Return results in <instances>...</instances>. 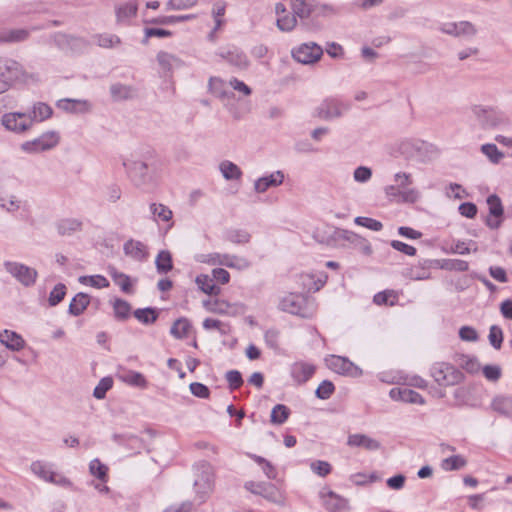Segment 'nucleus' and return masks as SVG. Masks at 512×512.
I'll return each instance as SVG.
<instances>
[{
  "mask_svg": "<svg viewBox=\"0 0 512 512\" xmlns=\"http://www.w3.org/2000/svg\"><path fill=\"white\" fill-rule=\"evenodd\" d=\"M28 73L16 60L0 57V84L5 85V91L16 82H27Z\"/></svg>",
  "mask_w": 512,
  "mask_h": 512,
  "instance_id": "obj_6",
  "label": "nucleus"
},
{
  "mask_svg": "<svg viewBox=\"0 0 512 512\" xmlns=\"http://www.w3.org/2000/svg\"><path fill=\"white\" fill-rule=\"evenodd\" d=\"M348 110V105L337 99H327L317 108V116L325 121L341 117Z\"/></svg>",
  "mask_w": 512,
  "mask_h": 512,
  "instance_id": "obj_18",
  "label": "nucleus"
},
{
  "mask_svg": "<svg viewBox=\"0 0 512 512\" xmlns=\"http://www.w3.org/2000/svg\"><path fill=\"white\" fill-rule=\"evenodd\" d=\"M302 284L308 290L318 291L327 281L325 272L305 273L301 275Z\"/></svg>",
  "mask_w": 512,
  "mask_h": 512,
  "instance_id": "obj_32",
  "label": "nucleus"
},
{
  "mask_svg": "<svg viewBox=\"0 0 512 512\" xmlns=\"http://www.w3.org/2000/svg\"><path fill=\"white\" fill-rule=\"evenodd\" d=\"M489 206V216L486 218V225L491 229H497L502 223L503 206L497 195H490L487 198Z\"/></svg>",
  "mask_w": 512,
  "mask_h": 512,
  "instance_id": "obj_21",
  "label": "nucleus"
},
{
  "mask_svg": "<svg viewBox=\"0 0 512 512\" xmlns=\"http://www.w3.org/2000/svg\"><path fill=\"white\" fill-rule=\"evenodd\" d=\"M90 473L100 479L102 482L107 480L108 468L106 465L100 462L99 459H93L89 464Z\"/></svg>",
  "mask_w": 512,
  "mask_h": 512,
  "instance_id": "obj_54",
  "label": "nucleus"
},
{
  "mask_svg": "<svg viewBox=\"0 0 512 512\" xmlns=\"http://www.w3.org/2000/svg\"><path fill=\"white\" fill-rule=\"evenodd\" d=\"M110 93L116 101L127 100L136 96V90L132 86L121 83L112 84Z\"/></svg>",
  "mask_w": 512,
  "mask_h": 512,
  "instance_id": "obj_40",
  "label": "nucleus"
},
{
  "mask_svg": "<svg viewBox=\"0 0 512 512\" xmlns=\"http://www.w3.org/2000/svg\"><path fill=\"white\" fill-rule=\"evenodd\" d=\"M125 255L137 261H143L148 257V250L145 244L136 240H129L123 247Z\"/></svg>",
  "mask_w": 512,
  "mask_h": 512,
  "instance_id": "obj_29",
  "label": "nucleus"
},
{
  "mask_svg": "<svg viewBox=\"0 0 512 512\" xmlns=\"http://www.w3.org/2000/svg\"><path fill=\"white\" fill-rule=\"evenodd\" d=\"M354 222L372 231H380L383 228V224L380 221L369 217L358 216Z\"/></svg>",
  "mask_w": 512,
  "mask_h": 512,
  "instance_id": "obj_62",
  "label": "nucleus"
},
{
  "mask_svg": "<svg viewBox=\"0 0 512 512\" xmlns=\"http://www.w3.org/2000/svg\"><path fill=\"white\" fill-rule=\"evenodd\" d=\"M149 208L155 221L168 223L169 228L172 226L173 213L169 207L161 203H151Z\"/></svg>",
  "mask_w": 512,
  "mask_h": 512,
  "instance_id": "obj_38",
  "label": "nucleus"
},
{
  "mask_svg": "<svg viewBox=\"0 0 512 512\" xmlns=\"http://www.w3.org/2000/svg\"><path fill=\"white\" fill-rule=\"evenodd\" d=\"M108 273L112 277L115 284L118 285L123 292L132 293V281L128 275L119 272L113 266L108 267Z\"/></svg>",
  "mask_w": 512,
  "mask_h": 512,
  "instance_id": "obj_41",
  "label": "nucleus"
},
{
  "mask_svg": "<svg viewBox=\"0 0 512 512\" xmlns=\"http://www.w3.org/2000/svg\"><path fill=\"white\" fill-rule=\"evenodd\" d=\"M398 149L406 158H417L424 161L433 147L418 139H404L398 144Z\"/></svg>",
  "mask_w": 512,
  "mask_h": 512,
  "instance_id": "obj_16",
  "label": "nucleus"
},
{
  "mask_svg": "<svg viewBox=\"0 0 512 512\" xmlns=\"http://www.w3.org/2000/svg\"><path fill=\"white\" fill-rule=\"evenodd\" d=\"M119 379L130 386L146 389L148 387V381L145 376L134 370H127L121 375H119Z\"/></svg>",
  "mask_w": 512,
  "mask_h": 512,
  "instance_id": "obj_35",
  "label": "nucleus"
},
{
  "mask_svg": "<svg viewBox=\"0 0 512 512\" xmlns=\"http://www.w3.org/2000/svg\"><path fill=\"white\" fill-rule=\"evenodd\" d=\"M292 10L295 16L307 18L311 13V5L306 0H292Z\"/></svg>",
  "mask_w": 512,
  "mask_h": 512,
  "instance_id": "obj_55",
  "label": "nucleus"
},
{
  "mask_svg": "<svg viewBox=\"0 0 512 512\" xmlns=\"http://www.w3.org/2000/svg\"><path fill=\"white\" fill-rule=\"evenodd\" d=\"M32 474L43 482L55 486L75 490L73 482L61 472L54 469V464L44 460H35L30 465Z\"/></svg>",
  "mask_w": 512,
  "mask_h": 512,
  "instance_id": "obj_2",
  "label": "nucleus"
},
{
  "mask_svg": "<svg viewBox=\"0 0 512 512\" xmlns=\"http://www.w3.org/2000/svg\"><path fill=\"white\" fill-rule=\"evenodd\" d=\"M52 114V108L44 102L34 103L30 112L27 113L28 117L32 120V126L34 123H40L49 119Z\"/></svg>",
  "mask_w": 512,
  "mask_h": 512,
  "instance_id": "obj_30",
  "label": "nucleus"
},
{
  "mask_svg": "<svg viewBox=\"0 0 512 512\" xmlns=\"http://www.w3.org/2000/svg\"><path fill=\"white\" fill-rule=\"evenodd\" d=\"M202 304L206 311L220 315L237 316L245 310L242 303H230L224 299L204 300Z\"/></svg>",
  "mask_w": 512,
  "mask_h": 512,
  "instance_id": "obj_17",
  "label": "nucleus"
},
{
  "mask_svg": "<svg viewBox=\"0 0 512 512\" xmlns=\"http://www.w3.org/2000/svg\"><path fill=\"white\" fill-rule=\"evenodd\" d=\"M96 43L103 48H112L120 44V39L114 34H99L95 37Z\"/></svg>",
  "mask_w": 512,
  "mask_h": 512,
  "instance_id": "obj_60",
  "label": "nucleus"
},
{
  "mask_svg": "<svg viewBox=\"0 0 512 512\" xmlns=\"http://www.w3.org/2000/svg\"><path fill=\"white\" fill-rule=\"evenodd\" d=\"M275 12L277 14V27L281 31L288 32L296 26L297 21L295 15L290 16L282 3L276 4Z\"/></svg>",
  "mask_w": 512,
  "mask_h": 512,
  "instance_id": "obj_28",
  "label": "nucleus"
},
{
  "mask_svg": "<svg viewBox=\"0 0 512 512\" xmlns=\"http://www.w3.org/2000/svg\"><path fill=\"white\" fill-rule=\"evenodd\" d=\"M138 5L135 1H129L116 7V17L118 22H125L137 13Z\"/></svg>",
  "mask_w": 512,
  "mask_h": 512,
  "instance_id": "obj_44",
  "label": "nucleus"
},
{
  "mask_svg": "<svg viewBox=\"0 0 512 512\" xmlns=\"http://www.w3.org/2000/svg\"><path fill=\"white\" fill-rule=\"evenodd\" d=\"M290 415V410L283 404H277L271 411L270 421L273 424L281 425L286 422Z\"/></svg>",
  "mask_w": 512,
  "mask_h": 512,
  "instance_id": "obj_50",
  "label": "nucleus"
},
{
  "mask_svg": "<svg viewBox=\"0 0 512 512\" xmlns=\"http://www.w3.org/2000/svg\"><path fill=\"white\" fill-rule=\"evenodd\" d=\"M2 126L17 135L26 134L31 130L32 120L24 112H7L1 117Z\"/></svg>",
  "mask_w": 512,
  "mask_h": 512,
  "instance_id": "obj_11",
  "label": "nucleus"
},
{
  "mask_svg": "<svg viewBox=\"0 0 512 512\" xmlns=\"http://www.w3.org/2000/svg\"><path fill=\"white\" fill-rule=\"evenodd\" d=\"M484 377L491 382H496L502 376V369L499 365H485L482 368Z\"/></svg>",
  "mask_w": 512,
  "mask_h": 512,
  "instance_id": "obj_64",
  "label": "nucleus"
},
{
  "mask_svg": "<svg viewBox=\"0 0 512 512\" xmlns=\"http://www.w3.org/2000/svg\"><path fill=\"white\" fill-rule=\"evenodd\" d=\"M325 363L329 369L340 375L357 378L363 374L362 369L346 357L330 355L325 358Z\"/></svg>",
  "mask_w": 512,
  "mask_h": 512,
  "instance_id": "obj_14",
  "label": "nucleus"
},
{
  "mask_svg": "<svg viewBox=\"0 0 512 512\" xmlns=\"http://www.w3.org/2000/svg\"><path fill=\"white\" fill-rule=\"evenodd\" d=\"M347 445L350 447L363 448L367 451H377L381 448V443L377 439L361 433L349 435Z\"/></svg>",
  "mask_w": 512,
  "mask_h": 512,
  "instance_id": "obj_23",
  "label": "nucleus"
},
{
  "mask_svg": "<svg viewBox=\"0 0 512 512\" xmlns=\"http://www.w3.org/2000/svg\"><path fill=\"white\" fill-rule=\"evenodd\" d=\"M394 184L384 188L388 199L403 203H416L421 198L418 189L410 187L413 183L412 175L406 172H397L393 176Z\"/></svg>",
  "mask_w": 512,
  "mask_h": 512,
  "instance_id": "obj_1",
  "label": "nucleus"
},
{
  "mask_svg": "<svg viewBox=\"0 0 512 512\" xmlns=\"http://www.w3.org/2000/svg\"><path fill=\"white\" fill-rule=\"evenodd\" d=\"M441 268L450 271L465 272L469 269V264L467 261L461 259H448L444 260Z\"/></svg>",
  "mask_w": 512,
  "mask_h": 512,
  "instance_id": "obj_59",
  "label": "nucleus"
},
{
  "mask_svg": "<svg viewBox=\"0 0 512 512\" xmlns=\"http://www.w3.org/2000/svg\"><path fill=\"white\" fill-rule=\"evenodd\" d=\"M196 261L211 266H226L239 271L246 270L250 267V262L246 258L228 253L212 252L199 254L196 256Z\"/></svg>",
  "mask_w": 512,
  "mask_h": 512,
  "instance_id": "obj_4",
  "label": "nucleus"
},
{
  "mask_svg": "<svg viewBox=\"0 0 512 512\" xmlns=\"http://www.w3.org/2000/svg\"><path fill=\"white\" fill-rule=\"evenodd\" d=\"M0 342L12 351H20L25 346V341L22 336L8 329L0 332Z\"/></svg>",
  "mask_w": 512,
  "mask_h": 512,
  "instance_id": "obj_25",
  "label": "nucleus"
},
{
  "mask_svg": "<svg viewBox=\"0 0 512 512\" xmlns=\"http://www.w3.org/2000/svg\"><path fill=\"white\" fill-rule=\"evenodd\" d=\"M210 92L221 100L230 99L232 96L230 80L224 81L218 77H212L209 80Z\"/></svg>",
  "mask_w": 512,
  "mask_h": 512,
  "instance_id": "obj_26",
  "label": "nucleus"
},
{
  "mask_svg": "<svg viewBox=\"0 0 512 512\" xmlns=\"http://www.w3.org/2000/svg\"><path fill=\"white\" fill-rule=\"evenodd\" d=\"M58 234L70 236L82 229V222L76 218L61 219L56 223Z\"/></svg>",
  "mask_w": 512,
  "mask_h": 512,
  "instance_id": "obj_36",
  "label": "nucleus"
},
{
  "mask_svg": "<svg viewBox=\"0 0 512 512\" xmlns=\"http://www.w3.org/2000/svg\"><path fill=\"white\" fill-rule=\"evenodd\" d=\"M66 295V286L62 283L55 285L49 294L48 302L51 307L58 305Z\"/></svg>",
  "mask_w": 512,
  "mask_h": 512,
  "instance_id": "obj_56",
  "label": "nucleus"
},
{
  "mask_svg": "<svg viewBox=\"0 0 512 512\" xmlns=\"http://www.w3.org/2000/svg\"><path fill=\"white\" fill-rule=\"evenodd\" d=\"M478 250V246L476 242L469 240L468 242L457 240L451 249V252L459 255L469 254L471 251L476 252Z\"/></svg>",
  "mask_w": 512,
  "mask_h": 512,
  "instance_id": "obj_52",
  "label": "nucleus"
},
{
  "mask_svg": "<svg viewBox=\"0 0 512 512\" xmlns=\"http://www.w3.org/2000/svg\"><path fill=\"white\" fill-rule=\"evenodd\" d=\"M319 499L327 512H347L350 510L349 500L327 487L319 491Z\"/></svg>",
  "mask_w": 512,
  "mask_h": 512,
  "instance_id": "obj_15",
  "label": "nucleus"
},
{
  "mask_svg": "<svg viewBox=\"0 0 512 512\" xmlns=\"http://www.w3.org/2000/svg\"><path fill=\"white\" fill-rule=\"evenodd\" d=\"M219 172L227 181H238L242 178L241 168L230 160H223L218 165Z\"/></svg>",
  "mask_w": 512,
  "mask_h": 512,
  "instance_id": "obj_31",
  "label": "nucleus"
},
{
  "mask_svg": "<svg viewBox=\"0 0 512 512\" xmlns=\"http://www.w3.org/2000/svg\"><path fill=\"white\" fill-rule=\"evenodd\" d=\"M225 10H226V5L224 3H217L214 5V7L212 9V17L214 18V21H215V27L213 29V32L220 29L222 27V25L224 24L223 17L225 14Z\"/></svg>",
  "mask_w": 512,
  "mask_h": 512,
  "instance_id": "obj_63",
  "label": "nucleus"
},
{
  "mask_svg": "<svg viewBox=\"0 0 512 512\" xmlns=\"http://www.w3.org/2000/svg\"><path fill=\"white\" fill-rule=\"evenodd\" d=\"M113 386V380L111 377L102 378L97 386L94 388L93 396L96 399H103L106 396L108 390H110Z\"/></svg>",
  "mask_w": 512,
  "mask_h": 512,
  "instance_id": "obj_58",
  "label": "nucleus"
},
{
  "mask_svg": "<svg viewBox=\"0 0 512 512\" xmlns=\"http://www.w3.org/2000/svg\"><path fill=\"white\" fill-rule=\"evenodd\" d=\"M134 316L137 320L144 324H150L156 321L157 315L155 310L152 308L137 309L134 312Z\"/></svg>",
  "mask_w": 512,
  "mask_h": 512,
  "instance_id": "obj_61",
  "label": "nucleus"
},
{
  "mask_svg": "<svg viewBox=\"0 0 512 512\" xmlns=\"http://www.w3.org/2000/svg\"><path fill=\"white\" fill-rule=\"evenodd\" d=\"M389 396L394 401H402L410 404L424 405V398L416 391L407 387H395L389 392Z\"/></svg>",
  "mask_w": 512,
  "mask_h": 512,
  "instance_id": "obj_22",
  "label": "nucleus"
},
{
  "mask_svg": "<svg viewBox=\"0 0 512 512\" xmlns=\"http://www.w3.org/2000/svg\"><path fill=\"white\" fill-rule=\"evenodd\" d=\"M23 202L14 194L0 196V208L10 214H15L22 207Z\"/></svg>",
  "mask_w": 512,
  "mask_h": 512,
  "instance_id": "obj_43",
  "label": "nucleus"
},
{
  "mask_svg": "<svg viewBox=\"0 0 512 512\" xmlns=\"http://www.w3.org/2000/svg\"><path fill=\"white\" fill-rule=\"evenodd\" d=\"M60 140L59 132L49 130L34 139L24 141L21 143L20 149L26 154H40L55 149L59 145Z\"/></svg>",
  "mask_w": 512,
  "mask_h": 512,
  "instance_id": "obj_5",
  "label": "nucleus"
},
{
  "mask_svg": "<svg viewBox=\"0 0 512 512\" xmlns=\"http://www.w3.org/2000/svg\"><path fill=\"white\" fill-rule=\"evenodd\" d=\"M405 276L411 280H426L430 278L429 261L425 260L405 271Z\"/></svg>",
  "mask_w": 512,
  "mask_h": 512,
  "instance_id": "obj_42",
  "label": "nucleus"
},
{
  "mask_svg": "<svg viewBox=\"0 0 512 512\" xmlns=\"http://www.w3.org/2000/svg\"><path fill=\"white\" fill-rule=\"evenodd\" d=\"M314 372V366L309 363L296 362L291 366V376L298 384L308 381Z\"/></svg>",
  "mask_w": 512,
  "mask_h": 512,
  "instance_id": "obj_27",
  "label": "nucleus"
},
{
  "mask_svg": "<svg viewBox=\"0 0 512 512\" xmlns=\"http://www.w3.org/2000/svg\"><path fill=\"white\" fill-rule=\"evenodd\" d=\"M191 329V324L186 318H180L171 327V334L178 339L186 337Z\"/></svg>",
  "mask_w": 512,
  "mask_h": 512,
  "instance_id": "obj_51",
  "label": "nucleus"
},
{
  "mask_svg": "<svg viewBox=\"0 0 512 512\" xmlns=\"http://www.w3.org/2000/svg\"><path fill=\"white\" fill-rule=\"evenodd\" d=\"M214 468L207 462H200L195 466L194 488L201 501L210 494L214 488Z\"/></svg>",
  "mask_w": 512,
  "mask_h": 512,
  "instance_id": "obj_8",
  "label": "nucleus"
},
{
  "mask_svg": "<svg viewBox=\"0 0 512 512\" xmlns=\"http://www.w3.org/2000/svg\"><path fill=\"white\" fill-rule=\"evenodd\" d=\"M4 268L7 273H9L24 287H31L37 281V270L23 263L15 261H6L4 263Z\"/></svg>",
  "mask_w": 512,
  "mask_h": 512,
  "instance_id": "obj_10",
  "label": "nucleus"
},
{
  "mask_svg": "<svg viewBox=\"0 0 512 512\" xmlns=\"http://www.w3.org/2000/svg\"><path fill=\"white\" fill-rule=\"evenodd\" d=\"M439 30L454 37H471L476 34L474 25L468 21L444 22L440 24Z\"/></svg>",
  "mask_w": 512,
  "mask_h": 512,
  "instance_id": "obj_20",
  "label": "nucleus"
},
{
  "mask_svg": "<svg viewBox=\"0 0 512 512\" xmlns=\"http://www.w3.org/2000/svg\"><path fill=\"white\" fill-rule=\"evenodd\" d=\"M56 106L63 111L80 114L88 113L92 109L91 102L85 99H61Z\"/></svg>",
  "mask_w": 512,
  "mask_h": 512,
  "instance_id": "obj_24",
  "label": "nucleus"
},
{
  "mask_svg": "<svg viewBox=\"0 0 512 512\" xmlns=\"http://www.w3.org/2000/svg\"><path fill=\"white\" fill-rule=\"evenodd\" d=\"M278 308L283 312L301 317L312 315L308 298L301 293H286L279 298Z\"/></svg>",
  "mask_w": 512,
  "mask_h": 512,
  "instance_id": "obj_7",
  "label": "nucleus"
},
{
  "mask_svg": "<svg viewBox=\"0 0 512 512\" xmlns=\"http://www.w3.org/2000/svg\"><path fill=\"white\" fill-rule=\"evenodd\" d=\"M471 113L484 129H506L511 125L510 118L493 107L475 105L471 108Z\"/></svg>",
  "mask_w": 512,
  "mask_h": 512,
  "instance_id": "obj_3",
  "label": "nucleus"
},
{
  "mask_svg": "<svg viewBox=\"0 0 512 512\" xmlns=\"http://www.w3.org/2000/svg\"><path fill=\"white\" fill-rule=\"evenodd\" d=\"M480 150L493 164H498L505 157L504 153L492 143L483 144Z\"/></svg>",
  "mask_w": 512,
  "mask_h": 512,
  "instance_id": "obj_48",
  "label": "nucleus"
},
{
  "mask_svg": "<svg viewBox=\"0 0 512 512\" xmlns=\"http://www.w3.org/2000/svg\"><path fill=\"white\" fill-rule=\"evenodd\" d=\"M310 469L313 473L320 477H326L332 471V466L329 462L323 460H314L310 463Z\"/></svg>",
  "mask_w": 512,
  "mask_h": 512,
  "instance_id": "obj_57",
  "label": "nucleus"
},
{
  "mask_svg": "<svg viewBox=\"0 0 512 512\" xmlns=\"http://www.w3.org/2000/svg\"><path fill=\"white\" fill-rule=\"evenodd\" d=\"M123 166L129 179L137 188H146L153 184V178L149 174L148 165L141 160H125Z\"/></svg>",
  "mask_w": 512,
  "mask_h": 512,
  "instance_id": "obj_9",
  "label": "nucleus"
},
{
  "mask_svg": "<svg viewBox=\"0 0 512 512\" xmlns=\"http://www.w3.org/2000/svg\"><path fill=\"white\" fill-rule=\"evenodd\" d=\"M491 408L501 415L512 416V397L506 395L495 396L492 399Z\"/></svg>",
  "mask_w": 512,
  "mask_h": 512,
  "instance_id": "obj_37",
  "label": "nucleus"
},
{
  "mask_svg": "<svg viewBox=\"0 0 512 512\" xmlns=\"http://www.w3.org/2000/svg\"><path fill=\"white\" fill-rule=\"evenodd\" d=\"M195 283L197 287L205 294L217 296L221 293V288L214 283L212 276L208 274H200L196 277Z\"/></svg>",
  "mask_w": 512,
  "mask_h": 512,
  "instance_id": "obj_34",
  "label": "nucleus"
},
{
  "mask_svg": "<svg viewBox=\"0 0 512 512\" xmlns=\"http://www.w3.org/2000/svg\"><path fill=\"white\" fill-rule=\"evenodd\" d=\"M155 264L159 273L169 272L173 268L171 253L167 250L160 251L155 259Z\"/></svg>",
  "mask_w": 512,
  "mask_h": 512,
  "instance_id": "obj_47",
  "label": "nucleus"
},
{
  "mask_svg": "<svg viewBox=\"0 0 512 512\" xmlns=\"http://www.w3.org/2000/svg\"><path fill=\"white\" fill-rule=\"evenodd\" d=\"M113 314L117 320H125L130 316L131 306L123 299H115L112 303Z\"/></svg>",
  "mask_w": 512,
  "mask_h": 512,
  "instance_id": "obj_46",
  "label": "nucleus"
},
{
  "mask_svg": "<svg viewBox=\"0 0 512 512\" xmlns=\"http://www.w3.org/2000/svg\"><path fill=\"white\" fill-rule=\"evenodd\" d=\"M431 376L442 386L455 385L462 379V373L446 362L435 363L431 368Z\"/></svg>",
  "mask_w": 512,
  "mask_h": 512,
  "instance_id": "obj_13",
  "label": "nucleus"
},
{
  "mask_svg": "<svg viewBox=\"0 0 512 512\" xmlns=\"http://www.w3.org/2000/svg\"><path fill=\"white\" fill-rule=\"evenodd\" d=\"M156 58L159 66L166 73L173 72L183 64L177 56L165 51H160Z\"/></svg>",
  "mask_w": 512,
  "mask_h": 512,
  "instance_id": "obj_33",
  "label": "nucleus"
},
{
  "mask_svg": "<svg viewBox=\"0 0 512 512\" xmlns=\"http://www.w3.org/2000/svg\"><path fill=\"white\" fill-rule=\"evenodd\" d=\"M89 303H90L89 295L86 293L80 292L72 298V300L69 304L68 312L73 316H79L86 310Z\"/></svg>",
  "mask_w": 512,
  "mask_h": 512,
  "instance_id": "obj_39",
  "label": "nucleus"
},
{
  "mask_svg": "<svg viewBox=\"0 0 512 512\" xmlns=\"http://www.w3.org/2000/svg\"><path fill=\"white\" fill-rule=\"evenodd\" d=\"M80 284L90 286L96 289L108 288L110 283L106 277L102 275H85L78 278Z\"/></svg>",
  "mask_w": 512,
  "mask_h": 512,
  "instance_id": "obj_45",
  "label": "nucleus"
},
{
  "mask_svg": "<svg viewBox=\"0 0 512 512\" xmlns=\"http://www.w3.org/2000/svg\"><path fill=\"white\" fill-rule=\"evenodd\" d=\"M466 459L461 455H453L441 462V468L445 471L459 470L466 466Z\"/></svg>",
  "mask_w": 512,
  "mask_h": 512,
  "instance_id": "obj_49",
  "label": "nucleus"
},
{
  "mask_svg": "<svg viewBox=\"0 0 512 512\" xmlns=\"http://www.w3.org/2000/svg\"><path fill=\"white\" fill-rule=\"evenodd\" d=\"M323 53V48L315 42L302 43L291 50L293 59L304 65L317 63Z\"/></svg>",
  "mask_w": 512,
  "mask_h": 512,
  "instance_id": "obj_12",
  "label": "nucleus"
},
{
  "mask_svg": "<svg viewBox=\"0 0 512 512\" xmlns=\"http://www.w3.org/2000/svg\"><path fill=\"white\" fill-rule=\"evenodd\" d=\"M227 239L234 244H247L251 240V235L244 229H233L227 233Z\"/></svg>",
  "mask_w": 512,
  "mask_h": 512,
  "instance_id": "obj_53",
  "label": "nucleus"
},
{
  "mask_svg": "<svg viewBox=\"0 0 512 512\" xmlns=\"http://www.w3.org/2000/svg\"><path fill=\"white\" fill-rule=\"evenodd\" d=\"M285 174L281 170L265 174L254 181L253 189L256 193H265L270 188H276L283 184Z\"/></svg>",
  "mask_w": 512,
  "mask_h": 512,
  "instance_id": "obj_19",
  "label": "nucleus"
}]
</instances>
